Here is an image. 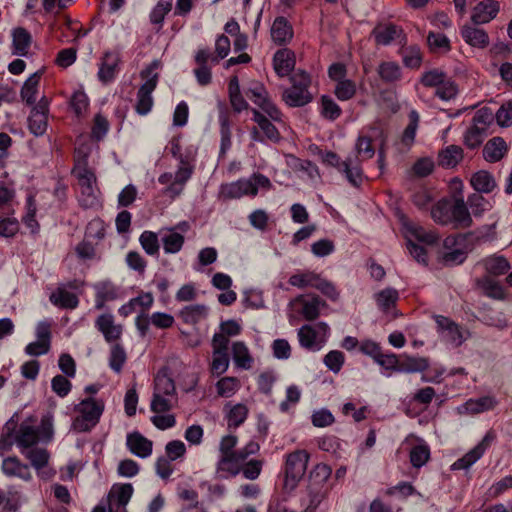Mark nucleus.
<instances>
[{"mask_svg": "<svg viewBox=\"0 0 512 512\" xmlns=\"http://www.w3.org/2000/svg\"><path fill=\"white\" fill-rule=\"evenodd\" d=\"M17 426L18 421L15 419V415L5 423L0 438V446L2 449L9 450L13 444L16 443L17 446L23 450L30 448L39 442L40 432L38 427L30 425L24 421L20 424L18 431L14 436Z\"/></svg>", "mask_w": 512, "mask_h": 512, "instance_id": "f257e3e1", "label": "nucleus"}, {"mask_svg": "<svg viewBox=\"0 0 512 512\" xmlns=\"http://www.w3.org/2000/svg\"><path fill=\"white\" fill-rule=\"evenodd\" d=\"M331 473V467L324 463L317 464L310 471L308 483V493L310 499L308 509L315 510L326 498L329 491L327 480L331 476Z\"/></svg>", "mask_w": 512, "mask_h": 512, "instance_id": "f03ea898", "label": "nucleus"}, {"mask_svg": "<svg viewBox=\"0 0 512 512\" xmlns=\"http://www.w3.org/2000/svg\"><path fill=\"white\" fill-rule=\"evenodd\" d=\"M75 410L79 412L72 423L74 430L78 432H87L96 426L104 411V402L92 397L83 399Z\"/></svg>", "mask_w": 512, "mask_h": 512, "instance_id": "7ed1b4c3", "label": "nucleus"}, {"mask_svg": "<svg viewBox=\"0 0 512 512\" xmlns=\"http://www.w3.org/2000/svg\"><path fill=\"white\" fill-rule=\"evenodd\" d=\"M309 458L306 450H296L287 455L284 480L286 490L292 491L297 487L306 472Z\"/></svg>", "mask_w": 512, "mask_h": 512, "instance_id": "20e7f679", "label": "nucleus"}, {"mask_svg": "<svg viewBox=\"0 0 512 512\" xmlns=\"http://www.w3.org/2000/svg\"><path fill=\"white\" fill-rule=\"evenodd\" d=\"M465 236L462 234L449 235L443 241L445 251L440 260L444 266L453 267L462 264L467 258V251L462 249L460 244L464 242Z\"/></svg>", "mask_w": 512, "mask_h": 512, "instance_id": "39448f33", "label": "nucleus"}, {"mask_svg": "<svg viewBox=\"0 0 512 512\" xmlns=\"http://www.w3.org/2000/svg\"><path fill=\"white\" fill-rule=\"evenodd\" d=\"M495 439V434L491 431L483 437L480 443H478L473 449L467 452L462 458L458 459L451 466L452 470L468 469L478 459L482 457L486 449L491 445Z\"/></svg>", "mask_w": 512, "mask_h": 512, "instance_id": "423d86ee", "label": "nucleus"}, {"mask_svg": "<svg viewBox=\"0 0 512 512\" xmlns=\"http://www.w3.org/2000/svg\"><path fill=\"white\" fill-rule=\"evenodd\" d=\"M158 74H154L146 80L137 92L136 112L139 115H146L153 106L152 92L157 86Z\"/></svg>", "mask_w": 512, "mask_h": 512, "instance_id": "0eeeda50", "label": "nucleus"}, {"mask_svg": "<svg viewBox=\"0 0 512 512\" xmlns=\"http://www.w3.org/2000/svg\"><path fill=\"white\" fill-rule=\"evenodd\" d=\"M500 10V4L496 0H483L479 2L471 13V21L474 25L486 24L492 21Z\"/></svg>", "mask_w": 512, "mask_h": 512, "instance_id": "6e6552de", "label": "nucleus"}, {"mask_svg": "<svg viewBox=\"0 0 512 512\" xmlns=\"http://www.w3.org/2000/svg\"><path fill=\"white\" fill-rule=\"evenodd\" d=\"M221 195L225 199H238L244 195L256 196L257 189L248 179H239L235 182L221 185Z\"/></svg>", "mask_w": 512, "mask_h": 512, "instance_id": "1a4fd4ad", "label": "nucleus"}, {"mask_svg": "<svg viewBox=\"0 0 512 512\" xmlns=\"http://www.w3.org/2000/svg\"><path fill=\"white\" fill-rule=\"evenodd\" d=\"M460 34L464 41L474 48L485 49L490 42L487 32L473 23L463 25Z\"/></svg>", "mask_w": 512, "mask_h": 512, "instance_id": "9d476101", "label": "nucleus"}, {"mask_svg": "<svg viewBox=\"0 0 512 512\" xmlns=\"http://www.w3.org/2000/svg\"><path fill=\"white\" fill-rule=\"evenodd\" d=\"M126 445L139 458H147L152 454L153 442L137 431L127 435Z\"/></svg>", "mask_w": 512, "mask_h": 512, "instance_id": "9b49d317", "label": "nucleus"}, {"mask_svg": "<svg viewBox=\"0 0 512 512\" xmlns=\"http://www.w3.org/2000/svg\"><path fill=\"white\" fill-rule=\"evenodd\" d=\"M1 469L8 477H18L24 481H29L32 478L29 466L22 463L17 456H8L4 458Z\"/></svg>", "mask_w": 512, "mask_h": 512, "instance_id": "f8f14e48", "label": "nucleus"}, {"mask_svg": "<svg viewBox=\"0 0 512 512\" xmlns=\"http://www.w3.org/2000/svg\"><path fill=\"white\" fill-rule=\"evenodd\" d=\"M295 54L292 50L283 48L278 50L273 57V66L279 77L290 75L295 67Z\"/></svg>", "mask_w": 512, "mask_h": 512, "instance_id": "ddd939ff", "label": "nucleus"}, {"mask_svg": "<svg viewBox=\"0 0 512 512\" xmlns=\"http://www.w3.org/2000/svg\"><path fill=\"white\" fill-rule=\"evenodd\" d=\"M450 219L455 229L471 226L472 218L462 196L455 198L454 204L451 206Z\"/></svg>", "mask_w": 512, "mask_h": 512, "instance_id": "4468645a", "label": "nucleus"}, {"mask_svg": "<svg viewBox=\"0 0 512 512\" xmlns=\"http://www.w3.org/2000/svg\"><path fill=\"white\" fill-rule=\"evenodd\" d=\"M120 62V56L116 52H106L101 60L98 71V78L103 83L112 81L116 75L117 67Z\"/></svg>", "mask_w": 512, "mask_h": 512, "instance_id": "2eb2a0df", "label": "nucleus"}, {"mask_svg": "<svg viewBox=\"0 0 512 512\" xmlns=\"http://www.w3.org/2000/svg\"><path fill=\"white\" fill-rule=\"evenodd\" d=\"M403 30L395 24H378L371 32L377 45L387 46L402 34Z\"/></svg>", "mask_w": 512, "mask_h": 512, "instance_id": "dca6fc26", "label": "nucleus"}, {"mask_svg": "<svg viewBox=\"0 0 512 512\" xmlns=\"http://www.w3.org/2000/svg\"><path fill=\"white\" fill-rule=\"evenodd\" d=\"M272 40L278 44L283 45L293 38V28L289 21L283 17H277L271 27Z\"/></svg>", "mask_w": 512, "mask_h": 512, "instance_id": "f3484780", "label": "nucleus"}, {"mask_svg": "<svg viewBox=\"0 0 512 512\" xmlns=\"http://www.w3.org/2000/svg\"><path fill=\"white\" fill-rule=\"evenodd\" d=\"M96 327L107 342L119 339L122 334V327L114 324V318L111 314L100 315L96 320Z\"/></svg>", "mask_w": 512, "mask_h": 512, "instance_id": "a211bd4d", "label": "nucleus"}, {"mask_svg": "<svg viewBox=\"0 0 512 512\" xmlns=\"http://www.w3.org/2000/svg\"><path fill=\"white\" fill-rule=\"evenodd\" d=\"M464 156L463 149L458 145H449L438 153V165L445 169L456 167Z\"/></svg>", "mask_w": 512, "mask_h": 512, "instance_id": "6ab92c4d", "label": "nucleus"}, {"mask_svg": "<svg viewBox=\"0 0 512 512\" xmlns=\"http://www.w3.org/2000/svg\"><path fill=\"white\" fill-rule=\"evenodd\" d=\"M282 99L289 107H303L312 101L313 96L307 89L290 87L284 89Z\"/></svg>", "mask_w": 512, "mask_h": 512, "instance_id": "aec40b11", "label": "nucleus"}, {"mask_svg": "<svg viewBox=\"0 0 512 512\" xmlns=\"http://www.w3.org/2000/svg\"><path fill=\"white\" fill-rule=\"evenodd\" d=\"M32 43L30 32L23 28L17 27L12 31L13 54L18 56H26Z\"/></svg>", "mask_w": 512, "mask_h": 512, "instance_id": "412c9836", "label": "nucleus"}, {"mask_svg": "<svg viewBox=\"0 0 512 512\" xmlns=\"http://www.w3.org/2000/svg\"><path fill=\"white\" fill-rule=\"evenodd\" d=\"M507 152V145L503 138L490 139L483 148V157L486 161L494 163L500 161Z\"/></svg>", "mask_w": 512, "mask_h": 512, "instance_id": "4be33fe9", "label": "nucleus"}, {"mask_svg": "<svg viewBox=\"0 0 512 512\" xmlns=\"http://www.w3.org/2000/svg\"><path fill=\"white\" fill-rule=\"evenodd\" d=\"M340 172L345 174L348 182L354 187H359L364 178L360 161H358V156L347 157L346 160H344V167Z\"/></svg>", "mask_w": 512, "mask_h": 512, "instance_id": "5701e85b", "label": "nucleus"}, {"mask_svg": "<svg viewBox=\"0 0 512 512\" xmlns=\"http://www.w3.org/2000/svg\"><path fill=\"white\" fill-rule=\"evenodd\" d=\"M251 111L253 113L252 119L257 123L259 129L263 132L264 137L273 143L279 142L281 136L276 126L257 109L253 108Z\"/></svg>", "mask_w": 512, "mask_h": 512, "instance_id": "b1692460", "label": "nucleus"}, {"mask_svg": "<svg viewBox=\"0 0 512 512\" xmlns=\"http://www.w3.org/2000/svg\"><path fill=\"white\" fill-rule=\"evenodd\" d=\"M50 302L61 309H75L79 304L76 294L59 286L49 297Z\"/></svg>", "mask_w": 512, "mask_h": 512, "instance_id": "393cba45", "label": "nucleus"}, {"mask_svg": "<svg viewBox=\"0 0 512 512\" xmlns=\"http://www.w3.org/2000/svg\"><path fill=\"white\" fill-rule=\"evenodd\" d=\"M133 494V486L130 483L114 485L108 495L109 503L114 504V509L125 507L130 501Z\"/></svg>", "mask_w": 512, "mask_h": 512, "instance_id": "a878e982", "label": "nucleus"}, {"mask_svg": "<svg viewBox=\"0 0 512 512\" xmlns=\"http://www.w3.org/2000/svg\"><path fill=\"white\" fill-rule=\"evenodd\" d=\"M208 315V308L203 304H194L183 307L178 316L186 324L195 325Z\"/></svg>", "mask_w": 512, "mask_h": 512, "instance_id": "bb28decb", "label": "nucleus"}, {"mask_svg": "<svg viewBox=\"0 0 512 512\" xmlns=\"http://www.w3.org/2000/svg\"><path fill=\"white\" fill-rule=\"evenodd\" d=\"M403 226L405 230L411 234L413 237H415L419 242L433 245L435 244L439 236L438 234L433 230H425L422 226H419L415 223H412L408 220L403 221Z\"/></svg>", "mask_w": 512, "mask_h": 512, "instance_id": "cd10ccee", "label": "nucleus"}, {"mask_svg": "<svg viewBox=\"0 0 512 512\" xmlns=\"http://www.w3.org/2000/svg\"><path fill=\"white\" fill-rule=\"evenodd\" d=\"M470 184L478 193H490L496 187L494 177L485 170L474 173L470 179Z\"/></svg>", "mask_w": 512, "mask_h": 512, "instance_id": "c85d7f7f", "label": "nucleus"}, {"mask_svg": "<svg viewBox=\"0 0 512 512\" xmlns=\"http://www.w3.org/2000/svg\"><path fill=\"white\" fill-rule=\"evenodd\" d=\"M232 358L238 368L249 370L252 367L253 358L248 347L242 341H236L232 344Z\"/></svg>", "mask_w": 512, "mask_h": 512, "instance_id": "c756f323", "label": "nucleus"}, {"mask_svg": "<svg viewBox=\"0 0 512 512\" xmlns=\"http://www.w3.org/2000/svg\"><path fill=\"white\" fill-rule=\"evenodd\" d=\"M237 452L221 454L217 462V473H227L230 476H236L240 471V463Z\"/></svg>", "mask_w": 512, "mask_h": 512, "instance_id": "7c9ffc66", "label": "nucleus"}, {"mask_svg": "<svg viewBox=\"0 0 512 512\" xmlns=\"http://www.w3.org/2000/svg\"><path fill=\"white\" fill-rule=\"evenodd\" d=\"M489 275L499 276L506 274L510 269L509 262L503 256H490L479 262Z\"/></svg>", "mask_w": 512, "mask_h": 512, "instance_id": "2f4dec72", "label": "nucleus"}, {"mask_svg": "<svg viewBox=\"0 0 512 512\" xmlns=\"http://www.w3.org/2000/svg\"><path fill=\"white\" fill-rule=\"evenodd\" d=\"M42 75V70L33 73L23 84L21 88V98L27 105H34L36 103V94L38 90L39 81Z\"/></svg>", "mask_w": 512, "mask_h": 512, "instance_id": "473e14b6", "label": "nucleus"}, {"mask_svg": "<svg viewBox=\"0 0 512 512\" xmlns=\"http://www.w3.org/2000/svg\"><path fill=\"white\" fill-rule=\"evenodd\" d=\"M429 367V361L424 357H410L407 356L399 360L398 372L415 373L422 372Z\"/></svg>", "mask_w": 512, "mask_h": 512, "instance_id": "72a5a7b5", "label": "nucleus"}, {"mask_svg": "<svg viewBox=\"0 0 512 512\" xmlns=\"http://www.w3.org/2000/svg\"><path fill=\"white\" fill-rule=\"evenodd\" d=\"M48 126V114L43 112L33 111L28 117V128L29 131L36 137L45 134Z\"/></svg>", "mask_w": 512, "mask_h": 512, "instance_id": "f704fd0d", "label": "nucleus"}, {"mask_svg": "<svg viewBox=\"0 0 512 512\" xmlns=\"http://www.w3.org/2000/svg\"><path fill=\"white\" fill-rule=\"evenodd\" d=\"M117 296V289L112 283H100L96 286V309H102L105 305V302L115 300Z\"/></svg>", "mask_w": 512, "mask_h": 512, "instance_id": "c9c22d12", "label": "nucleus"}, {"mask_svg": "<svg viewBox=\"0 0 512 512\" xmlns=\"http://www.w3.org/2000/svg\"><path fill=\"white\" fill-rule=\"evenodd\" d=\"M378 75L386 83H394L401 78V68L396 62L384 61L377 69Z\"/></svg>", "mask_w": 512, "mask_h": 512, "instance_id": "e433bc0d", "label": "nucleus"}, {"mask_svg": "<svg viewBox=\"0 0 512 512\" xmlns=\"http://www.w3.org/2000/svg\"><path fill=\"white\" fill-rule=\"evenodd\" d=\"M451 205L447 199L439 200L431 209L432 219L440 225L451 224Z\"/></svg>", "mask_w": 512, "mask_h": 512, "instance_id": "4c0bfd02", "label": "nucleus"}, {"mask_svg": "<svg viewBox=\"0 0 512 512\" xmlns=\"http://www.w3.org/2000/svg\"><path fill=\"white\" fill-rule=\"evenodd\" d=\"M320 104V114L326 120L335 121L342 114L340 106L328 95L321 96Z\"/></svg>", "mask_w": 512, "mask_h": 512, "instance_id": "58836bf2", "label": "nucleus"}, {"mask_svg": "<svg viewBox=\"0 0 512 512\" xmlns=\"http://www.w3.org/2000/svg\"><path fill=\"white\" fill-rule=\"evenodd\" d=\"M325 306V301L319 296H313L310 299L303 300L301 314L307 321H313L319 316L320 308Z\"/></svg>", "mask_w": 512, "mask_h": 512, "instance_id": "ea45409f", "label": "nucleus"}, {"mask_svg": "<svg viewBox=\"0 0 512 512\" xmlns=\"http://www.w3.org/2000/svg\"><path fill=\"white\" fill-rule=\"evenodd\" d=\"M161 395L176 397V387L172 378L165 373H158L154 379V392Z\"/></svg>", "mask_w": 512, "mask_h": 512, "instance_id": "a19ab883", "label": "nucleus"}, {"mask_svg": "<svg viewBox=\"0 0 512 512\" xmlns=\"http://www.w3.org/2000/svg\"><path fill=\"white\" fill-rule=\"evenodd\" d=\"M487 135L488 130L472 124L464 134V144L470 149H475L483 143Z\"/></svg>", "mask_w": 512, "mask_h": 512, "instance_id": "79ce46f5", "label": "nucleus"}, {"mask_svg": "<svg viewBox=\"0 0 512 512\" xmlns=\"http://www.w3.org/2000/svg\"><path fill=\"white\" fill-rule=\"evenodd\" d=\"M375 298L379 308L383 312H388L391 307L395 306L399 298V294L398 291L394 288H386L377 293Z\"/></svg>", "mask_w": 512, "mask_h": 512, "instance_id": "37998d69", "label": "nucleus"}, {"mask_svg": "<svg viewBox=\"0 0 512 512\" xmlns=\"http://www.w3.org/2000/svg\"><path fill=\"white\" fill-rule=\"evenodd\" d=\"M496 403L497 402L495 398L491 396H484L476 400L470 399L465 403L464 406L466 411H468L469 413L477 414L493 409Z\"/></svg>", "mask_w": 512, "mask_h": 512, "instance_id": "c03bdc74", "label": "nucleus"}, {"mask_svg": "<svg viewBox=\"0 0 512 512\" xmlns=\"http://www.w3.org/2000/svg\"><path fill=\"white\" fill-rule=\"evenodd\" d=\"M476 283L478 287L483 289L487 296L492 297L494 299L503 298L504 291L501 285L494 279L490 278L489 276H484L482 278L477 279Z\"/></svg>", "mask_w": 512, "mask_h": 512, "instance_id": "a18cd8bd", "label": "nucleus"}, {"mask_svg": "<svg viewBox=\"0 0 512 512\" xmlns=\"http://www.w3.org/2000/svg\"><path fill=\"white\" fill-rule=\"evenodd\" d=\"M317 332L311 325H303L298 330V339L300 345L308 350H318L316 345Z\"/></svg>", "mask_w": 512, "mask_h": 512, "instance_id": "49530a36", "label": "nucleus"}, {"mask_svg": "<svg viewBox=\"0 0 512 512\" xmlns=\"http://www.w3.org/2000/svg\"><path fill=\"white\" fill-rule=\"evenodd\" d=\"M193 171L194 166L178 167L175 173L174 182L167 188V192L179 195L182 188L177 189L176 186H183L191 178Z\"/></svg>", "mask_w": 512, "mask_h": 512, "instance_id": "de8ad7c7", "label": "nucleus"}, {"mask_svg": "<svg viewBox=\"0 0 512 512\" xmlns=\"http://www.w3.org/2000/svg\"><path fill=\"white\" fill-rule=\"evenodd\" d=\"M25 457L30 461L31 465L40 470L44 468L49 461V453L44 448H34L28 450L27 452L22 451Z\"/></svg>", "mask_w": 512, "mask_h": 512, "instance_id": "09e8293b", "label": "nucleus"}, {"mask_svg": "<svg viewBox=\"0 0 512 512\" xmlns=\"http://www.w3.org/2000/svg\"><path fill=\"white\" fill-rule=\"evenodd\" d=\"M355 151V156H358V161L360 162L372 158L375 154L372 139L368 136H359L355 143Z\"/></svg>", "mask_w": 512, "mask_h": 512, "instance_id": "8fccbe9b", "label": "nucleus"}, {"mask_svg": "<svg viewBox=\"0 0 512 512\" xmlns=\"http://www.w3.org/2000/svg\"><path fill=\"white\" fill-rule=\"evenodd\" d=\"M176 399V397L153 393L150 408L156 414L165 413L173 408Z\"/></svg>", "mask_w": 512, "mask_h": 512, "instance_id": "3c124183", "label": "nucleus"}, {"mask_svg": "<svg viewBox=\"0 0 512 512\" xmlns=\"http://www.w3.org/2000/svg\"><path fill=\"white\" fill-rule=\"evenodd\" d=\"M335 96L341 101L352 99L356 94V84L350 79L338 81L334 89Z\"/></svg>", "mask_w": 512, "mask_h": 512, "instance_id": "603ef678", "label": "nucleus"}, {"mask_svg": "<svg viewBox=\"0 0 512 512\" xmlns=\"http://www.w3.org/2000/svg\"><path fill=\"white\" fill-rule=\"evenodd\" d=\"M403 63L407 68L417 69L422 63V53L418 46L406 47L403 52Z\"/></svg>", "mask_w": 512, "mask_h": 512, "instance_id": "864d4df0", "label": "nucleus"}, {"mask_svg": "<svg viewBox=\"0 0 512 512\" xmlns=\"http://www.w3.org/2000/svg\"><path fill=\"white\" fill-rule=\"evenodd\" d=\"M127 359L126 352L120 344H115L112 346L109 357V366L110 368L116 372L120 373L123 365L125 364Z\"/></svg>", "mask_w": 512, "mask_h": 512, "instance_id": "5fc2aeb1", "label": "nucleus"}, {"mask_svg": "<svg viewBox=\"0 0 512 512\" xmlns=\"http://www.w3.org/2000/svg\"><path fill=\"white\" fill-rule=\"evenodd\" d=\"M248 409L244 404H236L231 407L227 418H228V427L229 428H237L239 427L247 418Z\"/></svg>", "mask_w": 512, "mask_h": 512, "instance_id": "6e6d98bb", "label": "nucleus"}, {"mask_svg": "<svg viewBox=\"0 0 512 512\" xmlns=\"http://www.w3.org/2000/svg\"><path fill=\"white\" fill-rule=\"evenodd\" d=\"M239 388L236 377H223L216 383L217 394L221 397H231Z\"/></svg>", "mask_w": 512, "mask_h": 512, "instance_id": "4d7b16f0", "label": "nucleus"}, {"mask_svg": "<svg viewBox=\"0 0 512 512\" xmlns=\"http://www.w3.org/2000/svg\"><path fill=\"white\" fill-rule=\"evenodd\" d=\"M139 242L148 255H156L159 252V241L157 234L152 231H144L139 238Z\"/></svg>", "mask_w": 512, "mask_h": 512, "instance_id": "13d9d810", "label": "nucleus"}, {"mask_svg": "<svg viewBox=\"0 0 512 512\" xmlns=\"http://www.w3.org/2000/svg\"><path fill=\"white\" fill-rule=\"evenodd\" d=\"M458 94L457 84L447 77L438 87H436L435 95L444 101H449Z\"/></svg>", "mask_w": 512, "mask_h": 512, "instance_id": "bf43d9fd", "label": "nucleus"}, {"mask_svg": "<svg viewBox=\"0 0 512 512\" xmlns=\"http://www.w3.org/2000/svg\"><path fill=\"white\" fill-rule=\"evenodd\" d=\"M430 458V449L427 445H416L410 451V462L413 467L424 466Z\"/></svg>", "mask_w": 512, "mask_h": 512, "instance_id": "052dcab7", "label": "nucleus"}, {"mask_svg": "<svg viewBox=\"0 0 512 512\" xmlns=\"http://www.w3.org/2000/svg\"><path fill=\"white\" fill-rule=\"evenodd\" d=\"M419 124V115L415 110L409 113V124L406 126L402 134V143L410 146L415 139L416 131Z\"/></svg>", "mask_w": 512, "mask_h": 512, "instance_id": "680f3d73", "label": "nucleus"}, {"mask_svg": "<svg viewBox=\"0 0 512 512\" xmlns=\"http://www.w3.org/2000/svg\"><path fill=\"white\" fill-rule=\"evenodd\" d=\"M162 242L165 253L174 254L181 250L184 244V237L180 233L173 232L164 236Z\"/></svg>", "mask_w": 512, "mask_h": 512, "instance_id": "e2e57ef3", "label": "nucleus"}, {"mask_svg": "<svg viewBox=\"0 0 512 512\" xmlns=\"http://www.w3.org/2000/svg\"><path fill=\"white\" fill-rule=\"evenodd\" d=\"M171 9V1H159L150 13L151 23L161 27L165 16L171 11Z\"/></svg>", "mask_w": 512, "mask_h": 512, "instance_id": "0e129e2a", "label": "nucleus"}, {"mask_svg": "<svg viewBox=\"0 0 512 512\" xmlns=\"http://www.w3.org/2000/svg\"><path fill=\"white\" fill-rule=\"evenodd\" d=\"M79 204L85 209L94 208L99 204L96 186L80 188Z\"/></svg>", "mask_w": 512, "mask_h": 512, "instance_id": "69168bd1", "label": "nucleus"}, {"mask_svg": "<svg viewBox=\"0 0 512 512\" xmlns=\"http://www.w3.org/2000/svg\"><path fill=\"white\" fill-rule=\"evenodd\" d=\"M447 74L439 69H431L424 72L421 76L420 82L425 87H438L446 78Z\"/></svg>", "mask_w": 512, "mask_h": 512, "instance_id": "338daca9", "label": "nucleus"}, {"mask_svg": "<svg viewBox=\"0 0 512 512\" xmlns=\"http://www.w3.org/2000/svg\"><path fill=\"white\" fill-rule=\"evenodd\" d=\"M497 124L501 127H509L512 125V101H508L501 105L495 113Z\"/></svg>", "mask_w": 512, "mask_h": 512, "instance_id": "774afa93", "label": "nucleus"}]
</instances>
